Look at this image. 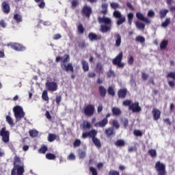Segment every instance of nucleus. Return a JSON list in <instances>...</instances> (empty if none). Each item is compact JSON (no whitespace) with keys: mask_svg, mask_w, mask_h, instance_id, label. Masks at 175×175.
Segmentation results:
<instances>
[{"mask_svg":"<svg viewBox=\"0 0 175 175\" xmlns=\"http://www.w3.org/2000/svg\"><path fill=\"white\" fill-rule=\"evenodd\" d=\"M123 57H124V54L122 53V52H120L119 54L112 60V63L113 64V65L120 64V62L122 61Z\"/></svg>","mask_w":175,"mask_h":175,"instance_id":"obj_18","label":"nucleus"},{"mask_svg":"<svg viewBox=\"0 0 175 175\" xmlns=\"http://www.w3.org/2000/svg\"><path fill=\"white\" fill-rule=\"evenodd\" d=\"M94 113H95V107L94 105L89 104L85 107V116H88V117H91V116H94Z\"/></svg>","mask_w":175,"mask_h":175,"instance_id":"obj_7","label":"nucleus"},{"mask_svg":"<svg viewBox=\"0 0 175 175\" xmlns=\"http://www.w3.org/2000/svg\"><path fill=\"white\" fill-rule=\"evenodd\" d=\"M128 94V89L122 88L118 91V96L119 99H125L126 98V95Z\"/></svg>","mask_w":175,"mask_h":175,"instance_id":"obj_13","label":"nucleus"},{"mask_svg":"<svg viewBox=\"0 0 175 175\" xmlns=\"http://www.w3.org/2000/svg\"><path fill=\"white\" fill-rule=\"evenodd\" d=\"M10 133L9 131H6V128L3 127L0 131V136L2 137V141L4 143H9V136Z\"/></svg>","mask_w":175,"mask_h":175,"instance_id":"obj_9","label":"nucleus"},{"mask_svg":"<svg viewBox=\"0 0 175 175\" xmlns=\"http://www.w3.org/2000/svg\"><path fill=\"white\" fill-rule=\"evenodd\" d=\"M45 87L48 91H51L52 92H54L58 90V84L53 81L47 80L45 83Z\"/></svg>","mask_w":175,"mask_h":175,"instance_id":"obj_6","label":"nucleus"},{"mask_svg":"<svg viewBox=\"0 0 175 175\" xmlns=\"http://www.w3.org/2000/svg\"><path fill=\"white\" fill-rule=\"evenodd\" d=\"M170 24V18H166L165 21L161 23L163 28H167Z\"/></svg>","mask_w":175,"mask_h":175,"instance_id":"obj_35","label":"nucleus"},{"mask_svg":"<svg viewBox=\"0 0 175 175\" xmlns=\"http://www.w3.org/2000/svg\"><path fill=\"white\" fill-rule=\"evenodd\" d=\"M112 126H113V128H116V129H120V123H118V120H113L112 121Z\"/></svg>","mask_w":175,"mask_h":175,"instance_id":"obj_49","label":"nucleus"},{"mask_svg":"<svg viewBox=\"0 0 175 175\" xmlns=\"http://www.w3.org/2000/svg\"><path fill=\"white\" fill-rule=\"evenodd\" d=\"M135 136H139V137H142L143 136V132L140 130H135L133 132Z\"/></svg>","mask_w":175,"mask_h":175,"instance_id":"obj_51","label":"nucleus"},{"mask_svg":"<svg viewBox=\"0 0 175 175\" xmlns=\"http://www.w3.org/2000/svg\"><path fill=\"white\" fill-rule=\"evenodd\" d=\"M111 111L113 116H116V117H118L119 116H121L122 111H121V109L118 107H113L111 109Z\"/></svg>","mask_w":175,"mask_h":175,"instance_id":"obj_23","label":"nucleus"},{"mask_svg":"<svg viewBox=\"0 0 175 175\" xmlns=\"http://www.w3.org/2000/svg\"><path fill=\"white\" fill-rule=\"evenodd\" d=\"M14 20L17 23V24H20V23L23 22V16L19 14H15L14 15Z\"/></svg>","mask_w":175,"mask_h":175,"instance_id":"obj_26","label":"nucleus"},{"mask_svg":"<svg viewBox=\"0 0 175 175\" xmlns=\"http://www.w3.org/2000/svg\"><path fill=\"white\" fill-rule=\"evenodd\" d=\"M133 17H135V15H133V13L129 12L127 14V19H128V23L129 25H132V21H133Z\"/></svg>","mask_w":175,"mask_h":175,"instance_id":"obj_31","label":"nucleus"},{"mask_svg":"<svg viewBox=\"0 0 175 175\" xmlns=\"http://www.w3.org/2000/svg\"><path fill=\"white\" fill-rule=\"evenodd\" d=\"M155 16V12L152 10H149L148 12V17H154Z\"/></svg>","mask_w":175,"mask_h":175,"instance_id":"obj_62","label":"nucleus"},{"mask_svg":"<svg viewBox=\"0 0 175 175\" xmlns=\"http://www.w3.org/2000/svg\"><path fill=\"white\" fill-rule=\"evenodd\" d=\"M96 69L98 70V72H99V73H102L103 70V66H102V64L100 63H98L96 64Z\"/></svg>","mask_w":175,"mask_h":175,"instance_id":"obj_53","label":"nucleus"},{"mask_svg":"<svg viewBox=\"0 0 175 175\" xmlns=\"http://www.w3.org/2000/svg\"><path fill=\"white\" fill-rule=\"evenodd\" d=\"M0 27H2V28H6V23H5L3 19L0 21Z\"/></svg>","mask_w":175,"mask_h":175,"instance_id":"obj_63","label":"nucleus"},{"mask_svg":"<svg viewBox=\"0 0 175 175\" xmlns=\"http://www.w3.org/2000/svg\"><path fill=\"white\" fill-rule=\"evenodd\" d=\"M115 146H116V147H124L125 146V141H124L123 139H118L115 142Z\"/></svg>","mask_w":175,"mask_h":175,"instance_id":"obj_30","label":"nucleus"},{"mask_svg":"<svg viewBox=\"0 0 175 175\" xmlns=\"http://www.w3.org/2000/svg\"><path fill=\"white\" fill-rule=\"evenodd\" d=\"M123 106L129 107L133 113H140L142 111V107L139 105V102L133 103L132 100H126L122 103Z\"/></svg>","mask_w":175,"mask_h":175,"instance_id":"obj_2","label":"nucleus"},{"mask_svg":"<svg viewBox=\"0 0 175 175\" xmlns=\"http://www.w3.org/2000/svg\"><path fill=\"white\" fill-rule=\"evenodd\" d=\"M113 17H115V18H118L116 24L118 27H120V25H122V24H124L125 21H126V18L125 17V16H122L121 12L118 10H115L113 13Z\"/></svg>","mask_w":175,"mask_h":175,"instance_id":"obj_5","label":"nucleus"},{"mask_svg":"<svg viewBox=\"0 0 175 175\" xmlns=\"http://www.w3.org/2000/svg\"><path fill=\"white\" fill-rule=\"evenodd\" d=\"M17 167V174H24V165H19Z\"/></svg>","mask_w":175,"mask_h":175,"instance_id":"obj_44","label":"nucleus"},{"mask_svg":"<svg viewBox=\"0 0 175 175\" xmlns=\"http://www.w3.org/2000/svg\"><path fill=\"white\" fill-rule=\"evenodd\" d=\"M148 154L150 155L152 158H157V150L155 149H150L148 150Z\"/></svg>","mask_w":175,"mask_h":175,"instance_id":"obj_39","label":"nucleus"},{"mask_svg":"<svg viewBox=\"0 0 175 175\" xmlns=\"http://www.w3.org/2000/svg\"><path fill=\"white\" fill-rule=\"evenodd\" d=\"M101 8L103 9L101 13L104 14V16L107 14V8H109V5H107L106 3H103L101 5Z\"/></svg>","mask_w":175,"mask_h":175,"instance_id":"obj_28","label":"nucleus"},{"mask_svg":"<svg viewBox=\"0 0 175 175\" xmlns=\"http://www.w3.org/2000/svg\"><path fill=\"white\" fill-rule=\"evenodd\" d=\"M62 36L60 33H56L53 36V40H58V39H61Z\"/></svg>","mask_w":175,"mask_h":175,"instance_id":"obj_58","label":"nucleus"},{"mask_svg":"<svg viewBox=\"0 0 175 175\" xmlns=\"http://www.w3.org/2000/svg\"><path fill=\"white\" fill-rule=\"evenodd\" d=\"M5 120H6L7 122L9 124V125H14L13 119L12 118V117H10V116H7L5 117Z\"/></svg>","mask_w":175,"mask_h":175,"instance_id":"obj_48","label":"nucleus"},{"mask_svg":"<svg viewBox=\"0 0 175 175\" xmlns=\"http://www.w3.org/2000/svg\"><path fill=\"white\" fill-rule=\"evenodd\" d=\"M167 13H169V10H161L159 11V17L162 20V18H165L166 17Z\"/></svg>","mask_w":175,"mask_h":175,"instance_id":"obj_25","label":"nucleus"},{"mask_svg":"<svg viewBox=\"0 0 175 175\" xmlns=\"http://www.w3.org/2000/svg\"><path fill=\"white\" fill-rule=\"evenodd\" d=\"M107 124H109V120L107 118H103L100 122H96L95 124V126H98L100 128H105V126H106V125H107Z\"/></svg>","mask_w":175,"mask_h":175,"instance_id":"obj_19","label":"nucleus"},{"mask_svg":"<svg viewBox=\"0 0 175 175\" xmlns=\"http://www.w3.org/2000/svg\"><path fill=\"white\" fill-rule=\"evenodd\" d=\"M13 110H14V117L16 121H20V120H21L22 118H24L25 116V113H24V110L23 109V107L17 105L14 107Z\"/></svg>","mask_w":175,"mask_h":175,"instance_id":"obj_4","label":"nucleus"},{"mask_svg":"<svg viewBox=\"0 0 175 175\" xmlns=\"http://www.w3.org/2000/svg\"><path fill=\"white\" fill-rule=\"evenodd\" d=\"M63 58H64V59H63ZM63 58H62V57H60V56L57 57H56V59H55V62H56L57 64H58V62H59L60 61H62V59H63V61H62L63 64H66L67 62H69V61H70V57L69 55H68V54L64 55V57H63Z\"/></svg>","mask_w":175,"mask_h":175,"instance_id":"obj_15","label":"nucleus"},{"mask_svg":"<svg viewBox=\"0 0 175 175\" xmlns=\"http://www.w3.org/2000/svg\"><path fill=\"white\" fill-rule=\"evenodd\" d=\"M136 17L137 20H139L140 21H144V23H146V24H151V21L148 19V18L144 17V15L140 12L136 13Z\"/></svg>","mask_w":175,"mask_h":175,"instance_id":"obj_14","label":"nucleus"},{"mask_svg":"<svg viewBox=\"0 0 175 175\" xmlns=\"http://www.w3.org/2000/svg\"><path fill=\"white\" fill-rule=\"evenodd\" d=\"M81 144V141L80 139H75L74 142L73 146L74 147H79V146Z\"/></svg>","mask_w":175,"mask_h":175,"instance_id":"obj_56","label":"nucleus"},{"mask_svg":"<svg viewBox=\"0 0 175 175\" xmlns=\"http://www.w3.org/2000/svg\"><path fill=\"white\" fill-rule=\"evenodd\" d=\"M142 79L144 80V81H146V80L148 79V75L146 72H142Z\"/></svg>","mask_w":175,"mask_h":175,"instance_id":"obj_59","label":"nucleus"},{"mask_svg":"<svg viewBox=\"0 0 175 175\" xmlns=\"http://www.w3.org/2000/svg\"><path fill=\"white\" fill-rule=\"evenodd\" d=\"M29 134L31 137H36V136L39 135V132L36 130H30L29 131Z\"/></svg>","mask_w":175,"mask_h":175,"instance_id":"obj_41","label":"nucleus"},{"mask_svg":"<svg viewBox=\"0 0 175 175\" xmlns=\"http://www.w3.org/2000/svg\"><path fill=\"white\" fill-rule=\"evenodd\" d=\"M1 9L5 14H9V13H10V5L7 1H3L1 3Z\"/></svg>","mask_w":175,"mask_h":175,"instance_id":"obj_16","label":"nucleus"},{"mask_svg":"<svg viewBox=\"0 0 175 175\" xmlns=\"http://www.w3.org/2000/svg\"><path fill=\"white\" fill-rule=\"evenodd\" d=\"M135 42H139V43H144L146 42V38L142 36H137L135 38Z\"/></svg>","mask_w":175,"mask_h":175,"instance_id":"obj_45","label":"nucleus"},{"mask_svg":"<svg viewBox=\"0 0 175 175\" xmlns=\"http://www.w3.org/2000/svg\"><path fill=\"white\" fill-rule=\"evenodd\" d=\"M168 42L166 40H163L160 44V48L161 50H165L167 47Z\"/></svg>","mask_w":175,"mask_h":175,"instance_id":"obj_37","label":"nucleus"},{"mask_svg":"<svg viewBox=\"0 0 175 175\" xmlns=\"http://www.w3.org/2000/svg\"><path fill=\"white\" fill-rule=\"evenodd\" d=\"M134 62H135V59L133 58V56H131L129 58L128 64H129V65H133Z\"/></svg>","mask_w":175,"mask_h":175,"instance_id":"obj_61","label":"nucleus"},{"mask_svg":"<svg viewBox=\"0 0 175 175\" xmlns=\"http://www.w3.org/2000/svg\"><path fill=\"white\" fill-rule=\"evenodd\" d=\"M114 39L116 40V47H120V46H121V35L118 33H115Z\"/></svg>","mask_w":175,"mask_h":175,"instance_id":"obj_21","label":"nucleus"},{"mask_svg":"<svg viewBox=\"0 0 175 175\" xmlns=\"http://www.w3.org/2000/svg\"><path fill=\"white\" fill-rule=\"evenodd\" d=\"M81 64L84 72H88V70H90V66H88V63L85 60H82Z\"/></svg>","mask_w":175,"mask_h":175,"instance_id":"obj_27","label":"nucleus"},{"mask_svg":"<svg viewBox=\"0 0 175 175\" xmlns=\"http://www.w3.org/2000/svg\"><path fill=\"white\" fill-rule=\"evenodd\" d=\"M110 6L111 9L116 10V9H118V8H120V4L118 3L112 2L110 3Z\"/></svg>","mask_w":175,"mask_h":175,"instance_id":"obj_47","label":"nucleus"},{"mask_svg":"<svg viewBox=\"0 0 175 175\" xmlns=\"http://www.w3.org/2000/svg\"><path fill=\"white\" fill-rule=\"evenodd\" d=\"M62 100V96L59 95L57 96L55 98V102L57 105V106H59V105L61 104V101Z\"/></svg>","mask_w":175,"mask_h":175,"instance_id":"obj_50","label":"nucleus"},{"mask_svg":"<svg viewBox=\"0 0 175 175\" xmlns=\"http://www.w3.org/2000/svg\"><path fill=\"white\" fill-rule=\"evenodd\" d=\"M88 39L90 40V42H95L96 40H102V36L97 35L95 33L90 32L88 34Z\"/></svg>","mask_w":175,"mask_h":175,"instance_id":"obj_11","label":"nucleus"},{"mask_svg":"<svg viewBox=\"0 0 175 175\" xmlns=\"http://www.w3.org/2000/svg\"><path fill=\"white\" fill-rule=\"evenodd\" d=\"M152 114L154 121H158L161 118V111L157 108H153Z\"/></svg>","mask_w":175,"mask_h":175,"instance_id":"obj_17","label":"nucleus"},{"mask_svg":"<svg viewBox=\"0 0 175 175\" xmlns=\"http://www.w3.org/2000/svg\"><path fill=\"white\" fill-rule=\"evenodd\" d=\"M99 24H103L100 25V31L103 33H106V32H110L111 31V18L107 17H100L98 16L97 18Z\"/></svg>","mask_w":175,"mask_h":175,"instance_id":"obj_1","label":"nucleus"},{"mask_svg":"<svg viewBox=\"0 0 175 175\" xmlns=\"http://www.w3.org/2000/svg\"><path fill=\"white\" fill-rule=\"evenodd\" d=\"M38 8L40 9H43L44 8H46V2L44 1H40L38 4Z\"/></svg>","mask_w":175,"mask_h":175,"instance_id":"obj_55","label":"nucleus"},{"mask_svg":"<svg viewBox=\"0 0 175 175\" xmlns=\"http://www.w3.org/2000/svg\"><path fill=\"white\" fill-rule=\"evenodd\" d=\"M77 30H78L79 33H80L81 35H83V33H84V31H85V29H84L83 24L80 23L77 26Z\"/></svg>","mask_w":175,"mask_h":175,"instance_id":"obj_38","label":"nucleus"},{"mask_svg":"<svg viewBox=\"0 0 175 175\" xmlns=\"http://www.w3.org/2000/svg\"><path fill=\"white\" fill-rule=\"evenodd\" d=\"M94 144L97 146L98 148H100L102 147V144L100 143V139H98L97 137L94 138L92 139Z\"/></svg>","mask_w":175,"mask_h":175,"instance_id":"obj_29","label":"nucleus"},{"mask_svg":"<svg viewBox=\"0 0 175 175\" xmlns=\"http://www.w3.org/2000/svg\"><path fill=\"white\" fill-rule=\"evenodd\" d=\"M135 27L138 29H144V28H146V25L142 22L137 21L135 22Z\"/></svg>","mask_w":175,"mask_h":175,"instance_id":"obj_33","label":"nucleus"},{"mask_svg":"<svg viewBox=\"0 0 175 175\" xmlns=\"http://www.w3.org/2000/svg\"><path fill=\"white\" fill-rule=\"evenodd\" d=\"M90 172H91L92 175H98V171L94 167H90Z\"/></svg>","mask_w":175,"mask_h":175,"instance_id":"obj_52","label":"nucleus"},{"mask_svg":"<svg viewBox=\"0 0 175 175\" xmlns=\"http://www.w3.org/2000/svg\"><path fill=\"white\" fill-rule=\"evenodd\" d=\"M98 92H99L100 96H101V98H105V96H106V94H107V91L106 90V88H104L103 85H100L98 87Z\"/></svg>","mask_w":175,"mask_h":175,"instance_id":"obj_22","label":"nucleus"},{"mask_svg":"<svg viewBox=\"0 0 175 175\" xmlns=\"http://www.w3.org/2000/svg\"><path fill=\"white\" fill-rule=\"evenodd\" d=\"M42 98L45 102H49V94L47 93V90H44L42 94Z\"/></svg>","mask_w":175,"mask_h":175,"instance_id":"obj_36","label":"nucleus"},{"mask_svg":"<svg viewBox=\"0 0 175 175\" xmlns=\"http://www.w3.org/2000/svg\"><path fill=\"white\" fill-rule=\"evenodd\" d=\"M46 159H49V161H53L54 159H55V158H57L55 157V154H53V153H47L46 154Z\"/></svg>","mask_w":175,"mask_h":175,"instance_id":"obj_43","label":"nucleus"},{"mask_svg":"<svg viewBox=\"0 0 175 175\" xmlns=\"http://www.w3.org/2000/svg\"><path fill=\"white\" fill-rule=\"evenodd\" d=\"M14 165L17 167L18 166H23V163H21V159L19 157L15 156L14 158Z\"/></svg>","mask_w":175,"mask_h":175,"instance_id":"obj_24","label":"nucleus"},{"mask_svg":"<svg viewBox=\"0 0 175 175\" xmlns=\"http://www.w3.org/2000/svg\"><path fill=\"white\" fill-rule=\"evenodd\" d=\"M107 92L109 95H111V96H116V92L114 91V88L113 87L109 86L107 90Z\"/></svg>","mask_w":175,"mask_h":175,"instance_id":"obj_42","label":"nucleus"},{"mask_svg":"<svg viewBox=\"0 0 175 175\" xmlns=\"http://www.w3.org/2000/svg\"><path fill=\"white\" fill-rule=\"evenodd\" d=\"M83 128H86V129H90L91 128V123L89 122H86L83 123Z\"/></svg>","mask_w":175,"mask_h":175,"instance_id":"obj_60","label":"nucleus"},{"mask_svg":"<svg viewBox=\"0 0 175 175\" xmlns=\"http://www.w3.org/2000/svg\"><path fill=\"white\" fill-rule=\"evenodd\" d=\"M167 79H172V80H175V72H170L166 75Z\"/></svg>","mask_w":175,"mask_h":175,"instance_id":"obj_46","label":"nucleus"},{"mask_svg":"<svg viewBox=\"0 0 175 175\" xmlns=\"http://www.w3.org/2000/svg\"><path fill=\"white\" fill-rule=\"evenodd\" d=\"M55 139H57V135L53 134V133L49 134L48 142H49L50 143H53V142H54V140H55Z\"/></svg>","mask_w":175,"mask_h":175,"instance_id":"obj_34","label":"nucleus"},{"mask_svg":"<svg viewBox=\"0 0 175 175\" xmlns=\"http://www.w3.org/2000/svg\"><path fill=\"white\" fill-rule=\"evenodd\" d=\"M81 14L87 18H90L92 14V8L90 6L84 5L81 10Z\"/></svg>","mask_w":175,"mask_h":175,"instance_id":"obj_8","label":"nucleus"},{"mask_svg":"<svg viewBox=\"0 0 175 175\" xmlns=\"http://www.w3.org/2000/svg\"><path fill=\"white\" fill-rule=\"evenodd\" d=\"M61 68L66 72H71L72 73L75 72V68H73V64H72V63H68V64H61Z\"/></svg>","mask_w":175,"mask_h":175,"instance_id":"obj_12","label":"nucleus"},{"mask_svg":"<svg viewBox=\"0 0 175 175\" xmlns=\"http://www.w3.org/2000/svg\"><path fill=\"white\" fill-rule=\"evenodd\" d=\"M155 170L157 173V175H166L167 172H166V165L165 163L161 162V161H158L156 162L154 165Z\"/></svg>","mask_w":175,"mask_h":175,"instance_id":"obj_3","label":"nucleus"},{"mask_svg":"<svg viewBox=\"0 0 175 175\" xmlns=\"http://www.w3.org/2000/svg\"><path fill=\"white\" fill-rule=\"evenodd\" d=\"M105 133L107 137H111V136H114L116 135V131H114V128L109 127L105 129Z\"/></svg>","mask_w":175,"mask_h":175,"instance_id":"obj_20","label":"nucleus"},{"mask_svg":"<svg viewBox=\"0 0 175 175\" xmlns=\"http://www.w3.org/2000/svg\"><path fill=\"white\" fill-rule=\"evenodd\" d=\"M8 46H10V47L12 48L13 50H15L16 51H24L25 50V46L18 43L11 42L8 44Z\"/></svg>","mask_w":175,"mask_h":175,"instance_id":"obj_10","label":"nucleus"},{"mask_svg":"<svg viewBox=\"0 0 175 175\" xmlns=\"http://www.w3.org/2000/svg\"><path fill=\"white\" fill-rule=\"evenodd\" d=\"M109 175H120V172L114 170H111L109 172Z\"/></svg>","mask_w":175,"mask_h":175,"instance_id":"obj_54","label":"nucleus"},{"mask_svg":"<svg viewBox=\"0 0 175 175\" xmlns=\"http://www.w3.org/2000/svg\"><path fill=\"white\" fill-rule=\"evenodd\" d=\"M47 150H49L47 146H46L45 145H43L38 150V152H39V154H46V152L47 151Z\"/></svg>","mask_w":175,"mask_h":175,"instance_id":"obj_40","label":"nucleus"},{"mask_svg":"<svg viewBox=\"0 0 175 175\" xmlns=\"http://www.w3.org/2000/svg\"><path fill=\"white\" fill-rule=\"evenodd\" d=\"M122 124H123V126H124V128H127V127H128V125L129 124V121L128 120V119L124 118V119L122 120Z\"/></svg>","mask_w":175,"mask_h":175,"instance_id":"obj_57","label":"nucleus"},{"mask_svg":"<svg viewBox=\"0 0 175 175\" xmlns=\"http://www.w3.org/2000/svg\"><path fill=\"white\" fill-rule=\"evenodd\" d=\"M96 135H98V131L95 129H92L89 131V137H92V139H95L96 137Z\"/></svg>","mask_w":175,"mask_h":175,"instance_id":"obj_32","label":"nucleus"},{"mask_svg":"<svg viewBox=\"0 0 175 175\" xmlns=\"http://www.w3.org/2000/svg\"><path fill=\"white\" fill-rule=\"evenodd\" d=\"M77 5H79V2L77 1V0L72 1V8H77Z\"/></svg>","mask_w":175,"mask_h":175,"instance_id":"obj_64","label":"nucleus"}]
</instances>
